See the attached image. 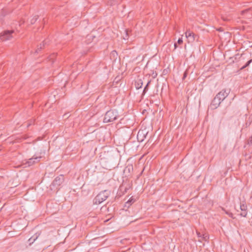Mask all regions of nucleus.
Returning <instances> with one entry per match:
<instances>
[{
    "label": "nucleus",
    "instance_id": "nucleus-1",
    "mask_svg": "<svg viewBox=\"0 0 252 252\" xmlns=\"http://www.w3.org/2000/svg\"><path fill=\"white\" fill-rule=\"evenodd\" d=\"M119 117L120 114L117 110L115 109L110 110L105 113L103 119V122L109 123L113 122L119 118Z\"/></svg>",
    "mask_w": 252,
    "mask_h": 252
},
{
    "label": "nucleus",
    "instance_id": "nucleus-2",
    "mask_svg": "<svg viewBox=\"0 0 252 252\" xmlns=\"http://www.w3.org/2000/svg\"><path fill=\"white\" fill-rule=\"evenodd\" d=\"M110 192L108 190H105L99 193L94 199V204L98 205L106 200L109 196Z\"/></svg>",
    "mask_w": 252,
    "mask_h": 252
},
{
    "label": "nucleus",
    "instance_id": "nucleus-3",
    "mask_svg": "<svg viewBox=\"0 0 252 252\" xmlns=\"http://www.w3.org/2000/svg\"><path fill=\"white\" fill-rule=\"evenodd\" d=\"M15 33L14 31H5L1 32L0 34V39L3 41L11 40L14 37L13 34Z\"/></svg>",
    "mask_w": 252,
    "mask_h": 252
},
{
    "label": "nucleus",
    "instance_id": "nucleus-4",
    "mask_svg": "<svg viewBox=\"0 0 252 252\" xmlns=\"http://www.w3.org/2000/svg\"><path fill=\"white\" fill-rule=\"evenodd\" d=\"M185 34L189 42H192L196 39V35L190 31H187Z\"/></svg>",
    "mask_w": 252,
    "mask_h": 252
},
{
    "label": "nucleus",
    "instance_id": "nucleus-5",
    "mask_svg": "<svg viewBox=\"0 0 252 252\" xmlns=\"http://www.w3.org/2000/svg\"><path fill=\"white\" fill-rule=\"evenodd\" d=\"M63 181V177L62 175L56 177L53 182L52 185L54 187L59 186Z\"/></svg>",
    "mask_w": 252,
    "mask_h": 252
},
{
    "label": "nucleus",
    "instance_id": "nucleus-6",
    "mask_svg": "<svg viewBox=\"0 0 252 252\" xmlns=\"http://www.w3.org/2000/svg\"><path fill=\"white\" fill-rule=\"evenodd\" d=\"M229 92H226L225 90H222L216 95V97H218V98L222 101L227 96Z\"/></svg>",
    "mask_w": 252,
    "mask_h": 252
},
{
    "label": "nucleus",
    "instance_id": "nucleus-7",
    "mask_svg": "<svg viewBox=\"0 0 252 252\" xmlns=\"http://www.w3.org/2000/svg\"><path fill=\"white\" fill-rule=\"evenodd\" d=\"M41 158V157H32L29 159V160L27 162V164H28V166H31L32 165L33 163L39 161Z\"/></svg>",
    "mask_w": 252,
    "mask_h": 252
},
{
    "label": "nucleus",
    "instance_id": "nucleus-8",
    "mask_svg": "<svg viewBox=\"0 0 252 252\" xmlns=\"http://www.w3.org/2000/svg\"><path fill=\"white\" fill-rule=\"evenodd\" d=\"M221 102V101H220L218 97L216 96L211 103V105L213 106V108H217L219 106Z\"/></svg>",
    "mask_w": 252,
    "mask_h": 252
},
{
    "label": "nucleus",
    "instance_id": "nucleus-9",
    "mask_svg": "<svg viewBox=\"0 0 252 252\" xmlns=\"http://www.w3.org/2000/svg\"><path fill=\"white\" fill-rule=\"evenodd\" d=\"M39 234H37L36 233L35 235L31 237L29 240L28 242H29V245L31 246L32 244L38 237Z\"/></svg>",
    "mask_w": 252,
    "mask_h": 252
},
{
    "label": "nucleus",
    "instance_id": "nucleus-10",
    "mask_svg": "<svg viewBox=\"0 0 252 252\" xmlns=\"http://www.w3.org/2000/svg\"><path fill=\"white\" fill-rule=\"evenodd\" d=\"M142 82L141 80H138L135 83V87L137 89H139L142 87Z\"/></svg>",
    "mask_w": 252,
    "mask_h": 252
},
{
    "label": "nucleus",
    "instance_id": "nucleus-11",
    "mask_svg": "<svg viewBox=\"0 0 252 252\" xmlns=\"http://www.w3.org/2000/svg\"><path fill=\"white\" fill-rule=\"evenodd\" d=\"M128 32L127 30H124V34L123 35V38L124 40H126L128 39Z\"/></svg>",
    "mask_w": 252,
    "mask_h": 252
},
{
    "label": "nucleus",
    "instance_id": "nucleus-12",
    "mask_svg": "<svg viewBox=\"0 0 252 252\" xmlns=\"http://www.w3.org/2000/svg\"><path fill=\"white\" fill-rule=\"evenodd\" d=\"M37 19H38V16H36V15L34 16L31 19V24H33L35 22V21L37 20Z\"/></svg>",
    "mask_w": 252,
    "mask_h": 252
},
{
    "label": "nucleus",
    "instance_id": "nucleus-13",
    "mask_svg": "<svg viewBox=\"0 0 252 252\" xmlns=\"http://www.w3.org/2000/svg\"><path fill=\"white\" fill-rule=\"evenodd\" d=\"M240 209L242 211H246L247 206L245 204L240 205Z\"/></svg>",
    "mask_w": 252,
    "mask_h": 252
},
{
    "label": "nucleus",
    "instance_id": "nucleus-14",
    "mask_svg": "<svg viewBox=\"0 0 252 252\" xmlns=\"http://www.w3.org/2000/svg\"><path fill=\"white\" fill-rule=\"evenodd\" d=\"M209 237L206 234H202V237L201 238V241L202 240H204L205 241H207Z\"/></svg>",
    "mask_w": 252,
    "mask_h": 252
},
{
    "label": "nucleus",
    "instance_id": "nucleus-15",
    "mask_svg": "<svg viewBox=\"0 0 252 252\" xmlns=\"http://www.w3.org/2000/svg\"><path fill=\"white\" fill-rule=\"evenodd\" d=\"M134 200L133 199H130L126 202V204L129 206L131 204V203L134 202Z\"/></svg>",
    "mask_w": 252,
    "mask_h": 252
},
{
    "label": "nucleus",
    "instance_id": "nucleus-16",
    "mask_svg": "<svg viewBox=\"0 0 252 252\" xmlns=\"http://www.w3.org/2000/svg\"><path fill=\"white\" fill-rule=\"evenodd\" d=\"M44 45V44L43 45L40 44L39 46L37 48V50L35 51V53H38V51L41 50L42 48V46Z\"/></svg>",
    "mask_w": 252,
    "mask_h": 252
},
{
    "label": "nucleus",
    "instance_id": "nucleus-17",
    "mask_svg": "<svg viewBox=\"0 0 252 252\" xmlns=\"http://www.w3.org/2000/svg\"><path fill=\"white\" fill-rule=\"evenodd\" d=\"M197 235L198 237L199 238V241H201V238L202 237V234H201L200 232H197Z\"/></svg>",
    "mask_w": 252,
    "mask_h": 252
},
{
    "label": "nucleus",
    "instance_id": "nucleus-18",
    "mask_svg": "<svg viewBox=\"0 0 252 252\" xmlns=\"http://www.w3.org/2000/svg\"><path fill=\"white\" fill-rule=\"evenodd\" d=\"M252 62V60H250L243 67V68L246 67L248 66Z\"/></svg>",
    "mask_w": 252,
    "mask_h": 252
},
{
    "label": "nucleus",
    "instance_id": "nucleus-19",
    "mask_svg": "<svg viewBox=\"0 0 252 252\" xmlns=\"http://www.w3.org/2000/svg\"><path fill=\"white\" fill-rule=\"evenodd\" d=\"M150 82H148V83L147 84L146 86H145V87L144 88V91H143V93H145L146 91L147 90V88H148V86L149 85V84H150Z\"/></svg>",
    "mask_w": 252,
    "mask_h": 252
},
{
    "label": "nucleus",
    "instance_id": "nucleus-20",
    "mask_svg": "<svg viewBox=\"0 0 252 252\" xmlns=\"http://www.w3.org/2000/svg\"><path fill=\"white\" fill-rule=\"evenodd\" d=\"M240 215L243 217H246L247 215L246 211H242V212L240 214Z\"/></svg>",
    "mask_w": 252,
    "mask_h": 252
},
{
    "label": "nucleus",
    "instance_id": "nucleus-21",
    "mask_svg": "<svg viewBox=\"0 0 252 252\" xmlns=\"http://www.w3.org/2000/svg\"><path fill=\"white\" fill-rule=\"evenodd\" d=\"M177 42L179 44H182L183 43L182 38H179V39L178 40V42Z\"/></svg>",
    "mask_w": 252,
    "mask_h": 252
},
{
    "label": "nucleus",
    "instance_id": "nucleus-22",
    "mask_svg": "<svg viewBox=\"0 0 252 252\" xmlns=\"http://www.w3.org/2000/svg\"><path fill=\"white\" fill-rule=\"evenodd\" d=\"M226 214H227L229 217L233 218V214L231 213H229L228 212H226Z\"/></svg>",
    "mask_w": 252,
    "mask_h": 252
},
{
    "label": "nucleus",
    "instance_id": "nucleus-23",
    "mask_svg": "<svg viewBox=\"0 0 252 252\" xmlns=\"http://www.w3.org/2000/svg\"><path fill=\"white\" fill-rule=\"evenodd\" d=\"M55 55L54 54L51 55V56L49 57V60H52L53 59V58L55 57Z\"/></svg>",
    "mask_w": 252,
    "mask_h": 252
},
{
    "label": "nucleus",
    "instance_id": "nucleus-24",
    "mask_svg": "<svg viewBox=\"0 0 252 252\" xmlns=\"http://www.w3.org/2000/svg\"><path fill=\"white\" fill-rule=\"evenodd\" d=\"M132 168H132V166H127V167H126V169H127L128 170V171H130V170L131 169H132Z\"/></svg>",
    "mask_w": 252,
    "mask_h": 252
},
{
    "label": "nucleus",
    "instance_id": "nucleus-25",
    "mask_svg": "<svg viewBox=\"0 0 252 252\" xmlns=\"http://www.w3.org/2000/svg\"><path fill=\"white\" fill-rule=\"evenodd\" d=\"M177 43H175L174 44V47H175V48H177Z\"/></svg>",
    "mask_w": 252,
    "mask_h": 252
},
{
    "label": "nucleus",
    "instance_id": "nucleus-26",
    "mask_svg": "<svg viewBox=\"0 0 252 252\" xmlns=\"http://www.w3.org/2000/svg\"><path fill=\"white\" fill-rule=\"evenodd\" d=\"M186 77V73H185L184 75V78H185Z\"/></svg>",
    "mask_w": 252,
    "mask_h": 252
},
{
    "label": "nucleus",
    "instance_id": "nucleus-27",
    "mask_svg": "<svg viewBox=\"0 0 252 252\" xmlns=\"http://www.w3.org/2000/svg\"><path fill=\"white\" fill-rule=\"evenodd\" d=\"M140 134V131H139L138 133V135H137V136L138 137Z\"/></svg>",
    "mask_w": 252,
    "mask_h": 252
}]
</instances>
